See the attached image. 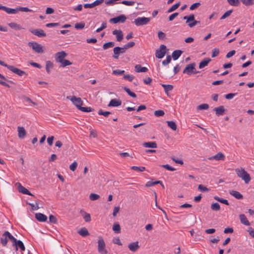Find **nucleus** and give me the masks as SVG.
<instances>
[{
	"instance_id": "nucleus-1",
	"label": "nucleus",
	"mask_w": 254,
	"mask_h": 254,
	"mask_svg": "<svg viewBox=\"0 0 254 254\" xmlns=\"http://www.w3.org/2000/svg\"><path fill=\"white\" fill-rule=\"evenodd\" d=\"M235 172L237 176L245 181L246 184H248L251 181V177L249 174L243 168H237Z\"/></svg>"
},
{
	"instance_id": "nucleus-2",
	"label": "nucleus",
	"mask_w": 254,
	"mask_h": 254,
	"mask_svg": "<svg viewBox=\"0 0 254 254\" xmlns=\"http://www.w3.org/2000/svg\"><path fill=\"white\" fill-rule=\"evenodd\" d=\"M199 71H196L195 69V64L194 63L187 65L186 67L183 70L184 73H186L188 75H191V74H196L199 73Z\"/></svg>"
},
{
	"instance_id": "nucleus-3",
	"label": "nucleus",
	"mask_w": 254,
	"mask_h": 254,
	"mask_svg": "<svg viewBox=\"0 0 254 254\" xmlns=\"http://www.w3.org/2000/svg\"><path fill=\"white\" fill-rule=\"evenodd\" d=\"M28 45L37 53L41 54L44 52L42 46L36 42H29Z\"/></svg>"
},
{
	"instance_id": "nucleus-4",
	"label": "nucleus",
	"mask_w": 254,
	"mask_h": 254,
	"mask_svg": "<svg viewBox=\"0 0 254 254\" xmlns=\"http://www.w3.org/2000/svg\"><path fill=\"white\" fill-rule=\"evenodd\" d=\"M127 49V45H125L123 48L120 47H115L113 50L114 55L113 56V57L116 59H118L119 55L125 53Z\"/></svg>"
},
{
	"instance_id": "nucleus-5",
	"label": "nucleus",
	"mask_w": 254,
	"mask_h": 254,
	"mask_svg": "<svg viewBox=\"0 0 254 254\" xmlns=\"http://www.w3.org/2000/svg\"><path fill=\"white\" fill-rule=\"evenodd\" d=\"M166 46L164 45H161L159 49L156 50L155 56L158 59L163 58L166 53Z\"/></svg>"
},
{
	"instance_id": "nucleus-6",
	"label": "nucleus",
	"mask_w": 254,
	"mask_h": 254,
	"mask_svg": "<svg viewBox=\"0 0 254 254\" xmlns=\"http://www.w3.org/2000/svg\"><path fill=\"white\" fill-rule=\"evenodd\" d=\"M105 243L102 238L100 237L98 241V250L99 253L101 254H107V251L105 249Z\"/></svg>"
},
{
	"instance_id": "nucleus-7",
	"label": "nucleus",
	"mask_w": 254,
	"mask_h": 254,
	"mask_svg": "<svg viewBox=\"0 0 254 254\" xmlns=\"http://www.w3.org/2000/svg\"><path fill=\"white\" fill-rule=\"evenodd\" d=\"M67 98L70 99L78 109H79V108H80L83 104V101L80 97H76L75 96H73L71 97L67 96Z\"/></svg>"
},
{
	"instance_id": "nucleus-8",
	"label": "nucleus",
	"mask_w": 254,
	"mask_h": 254,
	"mask_svg": "<svg viewBox=\"0 0 254 254\" xmlns=\"http://www.w3.org/2000/svg\"><path fill=\"white\" fill-rule=\"evenodd\" d=\"M150 21L149 17H138L134 19V23L136 26H141L147 24Z\"/></svg>"
},
{
	"instance_id": "nucleus-9",
	"label": "nucleus",
	"mask_w": 254,
	"mask_h": 254,
	"mask_svg": "<svg viewBox=\"0 0 254 254\" xmlns=\"http://www.w3.org/2000/svg\"><path fill=\"white\" fill-rule=\"evenodd\" d=\"M127 17L125 15H121L118 16L111 18L109 22L111 23L117 24L119 23H124L126 21Z\"/></svg>"
},
{
	"instance_id": "nucleus-10",
	"label": "nucleus",
	"mask_w": 254,
	"mask_h": 254,
	"mask_svg": "<svg viewBox=\"0 0 254 254\" xmlns=\"http://www.w3.org/2000/svg\"><path fill=\"white\" fill-rule=\"evenodd\" d=\"M29 31L33 34L38 36V37H43L46 36V33L41 29H29Z\"/></svg>"
},
{
	"instance_id": "nucleus-11",
	"label": "nucleus",
	"mask_w": 254,
	"mask_h": 254,
	"mask_svg": "<svg viewBox=\"0 0 254 254\" xmlns=\"http://www.w3.org/2000/svg\"><path fill=\"white\" fill-rule=\"evenodd\" d=\"M67 56L66 53L64 51L58 52L55 55V59L56 62L62 63L64 58Z\"/></svg>"
},
{
	"instance_id": "nucleus-12",
	"label": "nucleus",
	"mask_w": 254,
	"mask_h": 254,
	"mask_svg": "<svg viewBox=\"0 0 254 254\" xmlns=\"http://www.w3.org/2000/svg\"><path fill=\"white\" fill-rule=\"evenodd\" d=\"M0 9L5 11L8 14H16L18 12V7L16 8H11L5 6H3L0 4Z\"/></svg>"
},
{
	"instance_id": "nucleus-13",
	"label": "nucleus",
	"mask_w": 254,
	"mask_h": 254,
	"mask_svg": "<svg viewBox=\"0 0 254 254\" xmlns=\"http://www.w3.org/2000/svg\"><path fill=\"white\" fill-rule=\"evenodd\" d=\"M9 70H10L12 72L17 74L19 76L27 75L25 71H24L17 67H15L13 65H11V66L9 67Z\"/></svg>"
},
{
	"instance_id": "nucleus-14",
	"label": "nucleus",
	"mask_w": 254,
	"mask_h": 254,
	"mask_svg": "<svg viewBox=\"0 0 254 254\" xmlns=\"http://www.w3.org/2000/svg\"><path fill=\"white\" fill-rule=\"evenodd\" d=\"M140 246L139 245V242L138 241H136L134 242L130 243L129 245H128V248L129 250L132 252H136Z\"/></svg>"
},
{
	"instance_id": "nucleus-15",
	"label": "nucleus",
	"mask_w": 254,
	"mask_h": 254,
	"mask_svg": "<svg viewBox=\"0 0 254 254\" xmlns=\"http://www.w3.org/2000/svg\"><path fill=\"white\" fill-rule=\"evenodd\" d=\"M112 34L116 35L117 41L121 42L123 39V33L121 30H115L113 31Z\"/></svg>"
},
{
	"instance_id": "nucleus-16",
	"label": "nucleus",
	"mask_w": 254,
	"mask_h": 254,
	"mask_svg": "<svg viewBox=\"0 0 254 254\" xmlns=\"http://www.w3.org/2000/svg\"><path fill=\"white\" fill-rule=\"evenodd\" d=\"M18 191L24 194H27L31 196H34L27 189L22 186L20 183H18Z\"/></svg>"
},
{
	"instance_id": "nucleus-17",
	"label": "nucleus",
	"mask_w": 254,
	"mask_h": 254,
	"mask_svg": "<svg viewBox=\"0 0 254 254\" xmlns=\"http://www.w3.org/2000/svg\"><path fill=\"white\" fill-rule=\"evenodd\" d=\"M35 218L39 222H46L47 220V217L45 214L41 213H37L35 214Z\"/></svg>"
},
{
	"instance_id": "nucleus-18",
	"label": "nucleus",
	"mask_w": 254,
	"mask_h": 254,
	"mask_svg": "<svg viewBox=\"0 0 254 254\" xmlns=\"http://www.w3.org/2000/svg\"><path fill=\"white\" fill-rule=\"evenodd\" d=\"M18 136L19 138H24L26 135V131L25 128L22 127H17Z\"/></svg>"
},
{
	"instance_id": "nucleus-19",
	"label": "nucleus",
	"mask_w": 254,
	"mask_h": 254,
	"mask_svg": "<svg viewBox=\"0 0 254 254\" xmlns=\"http://www.w3.org/2000/svg\"><path fill=\"white\" fill-rule=\"evenodd\" d=\"M213 111L215 112V114L217 116L223 115L225 110L223 106H220L218 107L214 108Z\"/></svg>"
},
{
	"instance_id": "nucleus-20",
	"label": "nucleus",
	"mask_w": 254,
	"mask_h": 254,
	"mask_svg": "<svg viewBox=\"0 0 254 254\" xmlns=\"http://www.w3.org/2000/svg\"><path fill=\"white\" fill-rule=\"evenodd\" d=\"M6 233H9L8 231H5L0 237V242L2 245L4 247L6 246L7 244V242L8 240V237L7 235H5Z\"/></svg>"
},
{
	"instance_id": "nucleus-21",
	"label": "nucleus",
	"mask_w": 254,
	"mask_h": 254,
	"mask_svg": "<svg viewBox=\"0 0 254 254\" xmlns=\"http://www.w3.org/2000/svg\"><path fill=\"white\" fill-rule=\"evenodd\" d=\"M239 218L241 221V223L246 226H250L251 225L250 223L247 219V218L244 214H241L239 215Z\"/></svg>"
},
{
	"instance_id": "nucleus-22",
	"label": "nucleus",
	"mask_w": 254,
	"mask_h": 254,
	"mask_svg": "<svg viewBox=\"0 0 254 254\" xmlns=\"http://www.w3.org/2000/svg\"><path fill=\"white\" fill-rule=\"evenodd\" d=\"M122 104V102L120 100L116 99H112L109 104H108L109 107H118Z\"/></svg>"
},
{
	"instance_id": "nucleus-23",
	"label": "nucleus",
	"mask_w": 254,
	"mask_h": 254,
	"mask_svg": "<svg viewBox=\"0 0 254 254\" xmlns=\"http://www.w3.org/2000/svg\"><path fill=\"white\" fill-rule=\"evenodd\" d=\"M229 193L238 199H242L243 198V195L239 191L236 190H230Z\"/></svg>"
},
{
	"instance_id": "nucleus-24",
	"label": "nucleus",
	"mask_w": 254,
	"mask_h": 254,
	"mask_svg": "<svg viewBox=\"0 0 254 254\" xmlns=\"http://www.w3.org/2000/svg\"><path fill=\"white\" fill-rule=\"evenodd\" d=\"M142 145L146 148H156L157 147V145L156 142H145L143 143Z\"/></svg>"
},
{
	"instance_id": "nucleus-25",
	"label": "nucleus",
	"mask_w": 254,
	"mask_h": 254,
	"mask_svg": "<svg viewBox=\"0 0 254 254\" xmlns=\"http://www.w3.org/2000/svg\"><path fill=\"white\" fill-rule=\"evenodd\" d=\"M211 61V60L209 58H205L199 63V68L201 69L207 66Z\"/></svg>"
},
{
	"instance_id": "nucleus-26",
	"label": "nucleus",
	"mask_w": 254,
	"mask_h": 254,
	"mask_svg": "<svg viewBox=\"0 0 254 254\" xmlns=\"http://www.w3.org/2000/svg\"><path fill=\"white\" fill-rule=\"evenodd\" d=\"M183 51L180 50L174 51L172 55V57L174 60H177L181 56Z\"/></svg>"
},
{
	"instance_id": "nucleus-27",
	"label": "nucleus",
	"mask_w": 254,
	"mask_h": 254,
	"mask_svg": "<svg viewBox=\"0 0 254 254\" xmlns=\"http://www.w3.org/2000/svg\"><path fill=\"white\" fill-rule=\"evenodd\" d=\"M135 71L137 72H145L148 71V68L142 67L140 64H136L135 66Z\"/></svg>"
},
{
	"instance_id": "nucleus-28",
	"label": "nucleus",
	"mask_w": 254,
	"mask_h": 254,
	"mask_svg": "<svg viewBox=\"0 0 254 254\" xmlns=\"http://www.w3.org/2000/svg\"><path fill=\"white\" fill-rule=\"evenodd\" d=\"M14 246L15 247L16 251H17L18 248H19L21 251H24L25 250V247L24 244L20 240H18L17 243Z\"/></svg>"
},
{
	"instance_id": "nucleus-29",
	"label": "nucleus",
	"mask_w": 254,
	"mask_h": 254,
	"mask_svg": "<svg viewBox=\"0 0 254 254\" xmlns=\"http://www.w3.org/2000/svg\"><path fill=\"white\" fill-rule=\"evenodd\" d=\"M161 86L164 88L165 93L168 95L169 91H172L173 89V86L170 84H161Z\"/></svg>"
},
{
	"instance_id": "nucleus-30",
	"label": "nucleus",
	"mask_w": 254,
	"mask_h": 254,
	"mask_svg": "<svg viewBox=\"0 0 254 254\" xmlns=\"http://www.w3.org/2000/svg\"><path fill=\"white\" fill-rule=\"evenodd\" d=\"M78 233L81 235V236L82 237H86V236H89L90 235L88 231L87 230V229L85 228V227H83V228H82L81 229H80L78 231Z\"/></svg>"
},
{
	"instance_id": "nucleus-31",
	"label": "nucleus",
	"mask_w": 254,
	"mask_h": 254,
	"mask_svg": "<svg viewBox=\"0 0 254 254\" xmlns=\"http://www.w3.org/2000/svg\"><path fill=\"white\" fill-rule=\"evenodd\" d=\"M212 158L215 159L216 160H224L225 156L222 153L219 152L212 158H210V159H211Z\"/></svg>"
},
{
	"instance_id": "nucleus-32",
	"label": "nucleus",
	"mask_w": 254,
	"mask_h": 254,
	"mask_svg": "<svg viewBox=\"0 0 254 254\" xmlns=\"http://www.w3.org/2000/svg\"><path fill=\"white\" fill-rule=\"evenodd\" d=\"M8 25L10 28L15 30H21L23 29V28L20 25L15 22L9 23H8Z\"/></svg>"
},
{
	"instance_id": "nucleus-33",
	"label": "nucleus",
	"mask_w": 254,
	"mask_h": 254,
	"mask_svg": "<svg viewBox=\"0 0 254 254\" xmlns=\"http://www.w3.org/2000/svg\"><path fill=\"white\" fill-rule=\"evenodd\" d=\"M214 198L216 200H217V201H219V202H221L222 203L225 204H226L227 205H229V203L227 199H223L222 198H220V197H218L217 196H215L214 197Z\"/></svg>"
},
{
	"instance_id": "nucleus-34",
	"label": "nucleus",
	"mask_w": 254,
	"mask_h": 254,
	"mask_svg": "<svg viewBox=\"0 0 254 254\" xmlns=\"http://www.w3.org/2000/svg\"><path fill=\"white\" fill-rule=\"evenodd\" d=\"M181 5V2H178L172 5L167 11L168 13H171L177 9Z\"/></svg>"
},
{
	"instance_id": "nucleus-35",
	"label": "nucleus",
	"mask_w": 254,
	"mask_h": 254,
	"mask_svg": "<svg viewBox=\"0 0 254 254\" xmlns=\"http://www.w3.org/2000/svg\"><path fill=\"white\" fill-rule=\"evenodd\" d=\"M5 235H7L8 239L12 242V245L15 246L18 242V240L15 238L10 233H6Z\"/></svg>"
},
{
	"instance_id": "nucleus-36",
	"label": "nucleus",
	"mask_w": 254,
	"mask_h": 254,
	"mask_svg": "<svg viewBox=\"0 0 254 254\" xmlns=\"http://www.w3.org/2000/svg\"><path fill=\"white\" fill-rule=\"evenodd\" d=\"M113 230L116 234H119L121 232V227L119 223H114L113 226Z\"/></svg>"
},
{
	"instance_id": "nucleus-37",
	"label": "nucleus",
	"mask_w": 254,
	"mask_h": 254,
	"mask_svg": "<svg viewBox=\"0 0 254 254\" xmlns=\"http://www.w3.org/2000/svg\"><path fill=\"white\" fill-rule=\"evenodd\" d=\"M168 126L173 130H176L177 128V125L174 121H167Z\"/></svg>"
},
{
	"instance_id": "nucleus-38",
	"label": "nucleus",
	"mask_w": 254,
	"mask_h": 254,
	"mask_svg": "<svg viewBox=\"0 0 254 254\" xmlns=\"http://www.w3.org/2000/svg\"><path fill=\"white\" fill-rule=\"evenodd\" d=\"M53 67V64L50 61H48L46 62V71L48 73L50 72V68H52Z\"/></svg>"
},
{
	"instance_id": "nucleus-39",
	"label": "nucleus",
	"mask_w": 254,
	"mask_h": 254,
	"mask_svg": "<svg viewBox=\"0 0 254 254\" xmlns=\"http://www.w3.org/2000/svg\"><path fill=\"white\" fill-rule=\"evenodd\" d=\"M115 46V43L113 42H109L104 44L103 48L104 50H106L109 48L113 47Z\"/></svg>"
},
{
	"instance_id": "nucleus-40",
	"label": "nucleus",
	"mask_w": 254,
	"mask_h": 254,
	"mask_svg": "<svg viewBox=\"0 0 254 254\" xmlns=\"http://www.w3.org/2000/svg\"><path fill=\"white\" fill-rule=\"evenodd\" d=\"M211 208L214 211H219L220 209V206L218 203L215 202L211 204Z\"/></svg>"
},
{
	"instance_id": "nucleus-41",
	"label": "nucleus",
	"mask_w": 254,
	"mask_h": 254,
	"mask_svg": "<svg viewBox=\"0 0 254 254\" xmlns=\"http://www.w3.org/2000/svg\"><path fill=\"white\" fill-rule=\"evenodd\" d=\"M183 19L187 20L186 22L188 23L189 22L195 20L194 15L191 14L189 16H185L183 17Z\"/></svg>"
},
{
	"instance_id": "nucleus-42",
	"label": "nucleus",
	"mask_w": 254,
	"mask_h": 254,
	"mask_svg": "<svg viewBox=\"0 0 254 254\" xmlns=\"http://www.w3.org/2000/svg\"><path fill=\"white\" fill-rule=\"evenodd\" d=\"M241 1L247 6L252 5L254 4V0H240Z\"/></svg>"
},
{
	"instance_id": "nucleus-43",
	"label": "nucleus",
	"mask_w": 254,
	"mask_h": 254,
	"mask_svg": "<svg viewBox=\"0 0 254 254\" xmlns=\"http://www.w3.org/2000/svg\"><path fill=\"white\" fill-rule=\"evenodd\" d=\"M131 169L138 172H143L145 170V167H137L135 166L131 167Z\"/></svg>"
},
{
	"instance_id": "nucleus-44",
	"label": "nucleus",
	"mask_w": 254,
	"mask_h": 254,
	"mask_svg": "<svg viewBox=\"0 0 254 254\" xmlns=\"http://www.w3.org/2000/svg\"><path fill=\"white\" fill-rule=\"evenodd\" d=\"M172 58L170 55H168L166 59L162 61V64L164 66L168 65L171 61Z\"/></svg>"
},
{
	"instance_id": "nucleus-45",
	"label": "nucleus",
	"mask_w": 254,
	"mask_h": 254,
	"mask_svg": "<svg viewBox=\"0 0 254 254\" xmlns=\"http://www.w3.org/2000/svg\"><path fill=\"white\" fill-rule=\"evenodd\" d=\"M209 108V105L207 104H202L200 105L197 106V109L201 110H207Z\"/></svg>"
},
{
	"instance_id": "nucleus-46",
	"label": "nucleus",
	"mask_w": 254,
	"mask_h": 254,
	"mask_svg": "<svg viewBox=\"0 0 254 254\" xmlns=\"http://www.w3.org/2000/svg\"><path fill=\"white\" fill-rule=\"evenodd\" d=\"M85 23L84 22H81L80 23H77L75 24V28L76 29H81L85 27Z\"/></svg>"
},
{
	"instance_id": "nucleus-47",
	"label": "nucleus",
	"mask_w": 254,
	"mask_h": 254,
	"mask_svg": "<svg viewBox=\"0 0 254 254\" xmlns=\"http://www.w3.org/2000/svg\"><path fill=\"white\" fill-rule=\"evenodd\" d=\"M98 114L100 115H103L105 117H107L109 115L111 114L110 112L109 111H103L102 110L100 109L98 111Z\"/></svg>"
},
{
	"instance_id": "nucleus-48",
	"label": "nucleus",
	"mask_w": 254,
	"mask_h": 254,
	"mask_svg": "<svg viewBox=\"0 0 254 254\" xmlns=\"http://www.w3.org/2000/svg\"><path fill=\"white\" fill-rule=\"evenodd\" d=\"M78 110L83 112H90L93 111V109L91 108V107H83L82 106L80 108H79Z\"/></svg>"
},
{
	"instance_id": "nucleus-49",
	"label": "nucleus",
	"mask_w": 254,
	"mask_h": 254,
	"mask_svg": "<svg viewBox=\"0 0 254 254\" xmlns=\"http://www.w3.org/2000/svg\"><path fill=\"white\" fill-rule=\"evenodd\" d=\"M233 10L231 9L226 11L220 18V20H223L229 16L232 13Z\"/></svg>"
},
{
	"instance_id": "nucleus-50",
	"label": "nucleus",
	"mask_w": 254,
	"mask_h": 254,
	"mask_svg": "<svg viewBox=\"0 0 254 254\" xmlns=\"http://www.w3.org/2000/svg\"><path fill=\"white\" fill-rule=\"evenodd\" d=\"M49 221L51 223L57 224L58 223V219L53 215H50L49 216Z\"/></svg>"
},
{
	"instance_id": "nucleus-51",
	"label": "nucleus",
	"mask_w": 254,
	"mask_h": 254,
	"mask_svg": "<svg viewBox=\"0 0 254 254\" xmlns=\"http://www.w3.org/2000/svg\"><path fill=\"white\" fill-rule=\"evenodd\" d=\"M228 3L233 6H238L240 2L239 0H227Z\"/></svg>"
},
{
	"instance_id": "nucleus-52",
	"label": "nucleus",
	"mask_w": 254,
	"mask_h": 254,
	"mask_svg": "<svg viewBox=\"0 0 254 254\" xmlns=\"http://www.w3.org/2000/svg\"><path fill=\"white\" fill-rule=\"evenodd\" d=\"M60 63L62 64V65L61 66L62 67H65L66 66L69 65H71L72 64L71 62H70L69 61H68L67 60H65V59L63 60L62 61V62Z\"/></svg>"
},
{
	"instance_id": "nucleus-53",
	"label": "nucleus",
	"mask_w": 254,
	"mask_h": 254,
	"mask_svg": "<svg viewBox=\"0 0 254 254\" xmlns=\"http://www.w3.org/2000/svg\"><path fill=\"white\" fill-rule=\"evenodd\" d=\"M107 27V23L106 22H103L101 26L98 28L96 32L97 33L100 32L101 31H102L103 29H105Z\"/></svg>"
},
{
	"instance_id": "nucleus-54",
	"label": "nucleus",
	"mask_w": 254,
	"mask_h": 254,
	"mask_svg": "<svg viewBox=\"0 0 254 254\" xmlns=\"http://www.w3.org/2000/svg\"><path fill=\"white\" fill-rule=\"evenodd\" d=\"M19 11H24V12H32V10L26 7H18V12Z\"/></svg>"
},
{
	"instance_id": "nucleus-55",
	"label": "nucleus",
	"mask_w": 254,
	"mask_h": 254,
	"mask_svg": "<svg viewBox=\"0 0 254 254\" xmlns=\"http://www.w3.org/2000/svg\"><path fill=\"white\" fill-rule=\"evenodd\" d=\"M100 197L98 194L95 193H91L89 195V198L91 200H96Z\"/></svg>"
},
{
	"instance_id": "nucleus-56",
	"label": "nucleus",
	"mask_w": 254,
	"mask_h": 254,
	"mask_svg": "<svg viewBox=\"0 0 254 254\" xmlns=\"http://www.w3.org/2000/svg\"><path fill=\"white\" fill-rule=\"evenodd\" d=\"M164 114L165 113L163 110H157L154 112V115L156 117H161L164 116Z\"/></svg>"
},
{
	"instance_id": "nucleus-57",
	"label": "nucleus",
	"mask_w": 254,
	"mask_h": 254,
	"mask_svg": "<svg viewBox=\"0 0 254 254\" xmlns=\"http://www.w3.org/2000/svg\"><path fill=\"white\" fill-rule=\"evenodd\" d=\"M198 189L200 191H208L209 190V189L207 188L206 187L203 186L202 185H199L198 186Z\"/></svg>"
},
{
	"instance_id": "nucleus-58",
	"label": "nucleus",
	"mask_w": 254,
	"mask_h": 254,
	"mask_svg": "<svg viewBox=\"0 0 254 254\" xmlns=\"http://www.w3.org/2000/svg\"><path fill=\"white\" fill-rule=\"evenodd\" d=\"M200 5V3L199 2H195L190 7V10H193L197 7H198Z\"/></svg>"
},
{
	"instance_id": "nucleus-59",
	"label": "nucleus",
	"mask_w": 254,
	"mask_h": 254,
	"mask_svg": "<svg viewBox=\"0 0 254 254\" xmlns=\"http://www.w3.org/2000/svg\"><path fill=\"white\" fill-rule=\"evenodd\" d=\"M219 50L217 48H215L213 50L212 54L211 55L212 58H214L217 57L219 54Z\"/></svg>"
},
{
	"instance_id": "nucleus-60",
	"label": "nucleus",
	"mask_w": 254,
	"mask_h": 254,
	"mask_svg": "<svg viewBox=\"0 0 254 254\" xmlns=\"http://www.w3.org/2000/svg\"><path fill=\"white\" fill-rule=\"evenodd\" d=\"M237 93H229L228 94H226L225 97V98L227 100H230L232 99L234 96L237 95Z\"/></svg>"
},
{
	"instance_id": "nucleus-61",
	"label": "nucleus",
	"mask_w": 254,
	"mask_h": 254,
	"mask_svg": "<svg viewBox=\"0 0 254 254\" xmlns=\"http://www.w3.org/2000/svg\"><path fill=\"white\" fill-rule=\"evenodd\" d=\"M161 166H162V167L166 169L167 170L171 171H174L176 170L175 168L170 166L168 164L162 165Z\"/></svg>"
},
{
	"instance_id": "nucleus-62",
	"label": "nucleus",
	"mask_w": 254,
	"mask_h": 254,
	"mask_svg": "<svg viewBox=\"0 0 254 254\" xmlns=\"http://www.w3.org/2000/svg\"><path fill=\"white\" fill-rule=\"evenodd\" d=\"M77 166V163L76 161L73 162L69 166L70 169L72 171H74Z\"/></svg>"
},
{
	"instance_id": "nucleus-63",
	"label": "nucleus",
	"mask_w": 254,
	"mask_h": 254,
	"mask_svg": "<svg viewBox=\"0 0 254 254\" xmlns=\"http://www.w3.org/2000/svg\"><path fill=\"white\" fill-rule=\"evenodd\" d=\"M84 221L86 222H90L91 221V216L90 214L85 213V215L83 217Z\"/></svg>"
},
{
	"instance_id": "nucleus-64",
	"label": "nucleus",
	"mask_w": 254,
	"mask_h": 254,
	"mask_svg": "<svg viewBox=\"0 0 254 254\" xmlns=\"http://www.w3.org/2000/svg\"><path fill=\"white\" fill-rule=\"evenodd\" d=\"M125 72L124 70H121L120 69L114 70L113 71V73L115 75H120Z\"/></svg>"
}]
</instances>
